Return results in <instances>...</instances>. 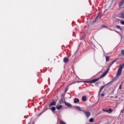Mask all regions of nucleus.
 I'll list each match as a JSON object with an SVG mask.
<instances>
[{"mask_svg": "<svg viewBox=\"0 0 124 124\" xmlns=\"http://www.w3.org/2000/svg\"><path fill=\"white\" fill-rule=\"evenodd\" d=\"M124 63L122 64V65H120L119 66V68L117 71V76H121V75H122V73L123 72V69H124Z\"/></svg>", "mask_w": 124, "mask_h": 124, "instance_id": "obj_1", "label": "nucleus"}, {"mask_svg": "<svg viewBox=\"0 0 124 124\" xmlns=\"http://www.w3.org/2000/svg\"><path fill=\"white\" fill-rule=\"evenodd\" d=\"M99 79H100V78H95V79H93L91 80H87V81H83L84 83H94L96 82H97V81H98V80H99Z\"/></svg>", "mask_w": 124, "mask_h": 124, "instance_id": "obj_2", "label": "nucleus"}, {"mask_svg": "<svg viewBox=\"0 0 124 124\" xmlns=\"http://www.w3.org/2000/svg\"><path fill=\"white\" fill-rule=\"evenodd\" d=\"M83 113H84L86 117L87 118H89V117H90V116H91V112H90L89 111H83Z\"/></svg>", "mask_w": 124, "mask_h": 124, "instance_id": "obj_3", "label": "nucleus"}, {"mask_svg": "<svg viewBox=\"0 0 124 124\" xmlns=\"http://www.w3.org/2000/svg\"><path fill=\"white\" fill-rule=\"evenodd\" d=\"M101 17H102V13H100L98 16H96V18H95V20H98V19H101Z\"/></svg>", "mask_w": 124, "mask_h": 124, "instance_id": "obj_4", "label": "nucleus"}, {"mask_svg": "<svg viewBox=\"0 0 124 124\" xmlns=\"http://www.w3.org/2000/svg\"><path fill=\"white\" fill-rule=\"evenodd\" d=\"M104 88H105V85H103L102 86H101V87L100 88L99 93H98V94L99 95H100V93H101V92H102V90H103V89H104Z\"/></svg>", "mask_w": 124, "mask_h": 124, "instance_id": "obj_5", "label": "nucleus"}, {"mask_svg": "<svg viewBox=\"0 0 124 124\" xmlns=\"http://www.w3.org/2000/svg\"><path fill=\"white\" fill-rule=\"evenodd\" d=\"M124 3V0H122L121 1L119 4V7H122Z\"/></svg>", "mask_w": 124, "mask_h": 124, "instance_id": "obj_6", "label": "nucleus"}, {"mask_svg": "<svg viewBox=\"0 0 124 124\" xmlns=\"http://www.w3.org/2000/svg\"><path fill=\"white\" fill-rule=\"evenodd\" d=\"M65 105L67 107H71L72 105H71L70 103L65 102Z\"/></svg>", "mask_w": 124, "mask_h": 124, "instance_id": "obj_7", "label": "nucleus"}, {"mask_svg": "<svg viewBox=\"0 0 124 124\" xmlns=\"http://www.w3.org/2000/svg\"><path fill=\"white\" fill-rule=\"evenodd\" d=\"M62 105H60V106H56V109L57 110H61V109H62Z\"/></svg>", "mask_w": 124, "mask_h": 124, "instance_id": "obj_8", "label": "nucleus"}, {"mask_svg": "<svg viewBox=\"0 0 124 124\" xmlns=\"http://www.w3.org/2000/svg\"><path fill=\"white\" fill-rule=\"evenodd\" d=\"M79 102V99H78V98H75L74 99V103H78Z\"/></svg>", "mask_w": 124, "mask_h": 124, "instance_id": "obj_9", "label": "nucleus"}, {"mask_svg": "<svg viewBox=\"0 0 124 124\" xmlns=\"http://www.w3.org/2000/svg\"><path fill=\"white\" fill-rule=\"evenodd\" d=\"M55 105H56V102L52 101L50 103L49 106H55Z\"/></svg>", "mask_w": 124, "mask_h": 124, "instance_id": "obj_10", "label": "nucleus"}, {"mask_svg": "<svg viewBox=\"0 0 124 124\" xmlns=\"http://www.w3.org/2000/svg\"><path fill=\"white\" fill-rule=\"evenodd\" d=\"M76 109L78 110V111H82V108H81L79 106H76Z\"/></svg>", "mask_w": 124, "mask_h": 124, "instance_id": "obj_11", "label": "nucleus"}, {"mask_svg": "<svg viewBox=\"0 0 124 124\" xmlns=\"http://www.w3.org/2000/svg\"><path fill=\"white\" fill-rule=\"evenodd\" d=\"M69 60L67 58H64L63 59V62L65 63H66V62H68Z\"/></svg>", "mask_w": 124, "mask_h": 124, "instance_id": "obj_12", "label": "nucleus"}, {"mask_svg": "<svg viewBox=\"0 0 124 124\" xmlns=\"http://www.w3.org/2000/svg\"><path fill=\"white\" fill-rule=\"evenodd\" d=\"M82 101H86L87 100V97L86 96H83L82 97Z\"/></svg>", "mask_w": 124, "mask_h": 124, "instance_id": "obj_13", "label": "nucleus"}, {"mask_svg": "<svg viewBox=\"0 0 124 124\" xmlns=\"http://www.w3.org/2000/svg\"><path fill=\"white\" fill-rule=\"evenodd\" d=\"M103 111H105V112H109L108 113L110 114L113 112V110L110 108L108 110L106 111L105 110L103 109Z\"/></svg>", "mask_w": 124, "mask_h": 124, "instance_id": "obj_14", "label": "nucleus"}, {"mask_svg": "<svg viewBox=\"0 0 124 124\" xmlns=\"http://www.w3.org/2000/svg\"><path fill=\"white\" fill-rule=\"evenodd\" d=\"M121 18H122V19H124V12L122 13L120 16Z\"/></svg>", "mask_w": 124, "mask_h": 124, "instance_id": "obj_15", "label": "nucleus"}, {"mask_svg": "<svg viewBox=\"0 0 124 124\" xmlns=\"http://www.w3.org/2000/svg\"><path fill=\"white\" fill-rule=\"evenodd\" d=\"M107 75V73H104L100 77V78H103Z\"/></svg>", "mask_w": 124, "mask_h": 124, "instance_id": "obj_16", "label": "nucleus"}, {"mask_svg": "<svg viewBox=\"0 0 124 124\" xmlns=\"http://www.w3.org/2000/svg\"><path fill=\"white\" fill-rule=\"evenodd\" d=\"M109 60H110V57L109 56H106V62H108Z\"/></svg>", "mask_w": 124, "mask_h": 124, "instance_id": "obj_17", "label": "nucleus"}, {"mask_svg": "<svg viewBox=\"0 0 124 124\" xmlns=\"http://www.w3.org/2000/svg\"><path fill=\"white\" fill-rule=\"evenodd\" d=\"M51 111H56V107H52L51 108Z\"/></svg>", "mask_w": 124, "mask_h": 124, "instance_id": "obj_18", "label": "nucleus"}, {"mask_svg": "<svg viewBox=\"0 0 124 124\" xmlns=\"http://www.w3.org/2000/svg\"><path fill=\"white\" fill-rule=\"evenodd\" d=\"M64 100H65L64 98H63V97H61V101L62 102H64Z\"/></svg>", "mask_w": 124, "mask_h": 124, "instance_id": "obj_19", "label": "nucleus"}, {"mask_svg": "<svg viewBox=\"0 0 124 124\" xmlns=\"http://www.w3.org/2000/svg\"><path fill=\"white\" fill-rule=\"evenodd\" d=\"M116 28H117V29H119L120 31H122V29L121 28V27H120L119 26H116Z\"/></svg>", "mask_w": 124, "mask_h": 124, "instance_id": "obj_20", "label": "nucleus"}, {"mask_svg": "<svg viewBox=\"0 0 124 124\" xmlns=\"http://www.w3.org/2000/svg\"><path fill=\"white\" fill-rule=\"evenodd\" d=\"M89 122L90 123H93V118H91L90 120H89Z\"/></svg>", "mask_w": 124, "mask_h": 124, "instance_id": "obj_21", "label": "nucleus"}, {"mask_svg": "<svg viewBox=\"0 0 124 124\" xmlns=\"http://www.w3.org/2000/svg\"><path fill=\"white\" fill-rule=\"evenodd\" d=\"M114 62H116V61H113L111 62V63L110 64L109 66H111L112 64H114Z\"/></svg>", "mask_w": 124, "mask_h": 124, "instance_id": "obj_22", "label": "nucleus"}, {"mask_svg": "<svg viewBox=\"0 0 124 124\" xmlns=\"http://www.w3.org/2000/svg\"><path fill=\"white\" fill-rule=\"evenodd\" d=\"M121 54H122L123 56H124V50H121Z\"/></svg>", "mask_w": 124, "mask_h": 124, "instance_id": "obj_23", "label": "nucleus"}, {"mask_svg": "<svg viewBox=\"0 0 124 124\" xmlns=\"http://www.w3.org/2000/svg\"><path fill=\"white\" fill-rule=\"evenodd\" d=\"M120 23L121 24V25H124V21H121Z\"/></svg>", "mask_w": 124, "mask_h": 124, "instance_id": "obj_24", "label": "nucleus"}, {"mask_svg": "<svg viewBox=\"0 0 124 124\" xmlns=\"http://www.w3.org/2000/svg\"><path fill=\"white\" fill-rule=\"evenodd\" d=\"M99 84V82H96L95 83V86H98Z\"/></svg>", "mask_w": 124, "mask_h": 124, "instance_id": "obj_25", "label": "nucleus"}, {"mask_svg": "<svg viewBox=\"0 0 124 124\" xmlns=\"http://www.w3.org/2000/svg\"><path fill=\"white\" fill-rule=\"evenodd\" d=\"M119 89V90H122V84H120V85Z\"/></svg>", "mask_w": 124, "mask_h": 124, "instance_id": "obj_26", "label": "nucleus"}, {"mask_svg": "<svg viewBox=\"0 0 124 124\" xmlns=\"http://www.w3.org/2000/svg\"><path fill=\"white\" fill-rule=\"evenodd\" d=\"M61 97L64 98V95L63 94H61Z\"/></svg>", "mask_w": 124, "mask_h": 124, "instance_id": "obj_27", "label": "nucleus"}, {"mask_svg": "<svg viewBox=\"0 0 124 124\" xmlns=\"http://www.w3.org/2000/svg\"><path fill=\"white\" fill-rule=\"evenodd\" d=\"M104 95H105L103 93L101 94V96L103 97V96H104Z\"/></svg>", "mask_w": 124, "mask_h": 124, "instance_id": "obj_28", "label": "nucleus"}, {"mask_svg": "<svg viewBox=\"0 0 124 124\" xmlns=\"http://www.w3.org/2000/svg\"><path fill=\"white\" fill-rule=\"evenodd\" d=\"M68 90V88L66 89L65 93H66V92H67Z\"/></svg>", "mask_w": 124, "mask_h": 124, "instance_id": "obj_29", "label": "nucleus"}, {"mask_svg": "<svg viewBox=\"0 0 124 124\" xmlns=\"http://www.w3.org/2000/svg\"><path fill=\"white\" fill-rule=\"evenodd\" d=\"M108 70H107L105 72V73H107H107H108Z\"/></svg>", "mask_w": 124, "mask_h": 124, "instance_id": "obj_30", "label": "nucleus"}, {"mask_svg": "<svg viewBox=\"0 0 124 124\" xmlns=\"http://www.w3.org/2000/svg\"><path fill=\"white\" fill-rule=\"evenodd\" d=\"M102 27H103V28H104V27H105V26L102 25Z\"/></svg>", "mask_w": 124, "mask_h": 124, "instance_id": "obj_31", "label": "nucleus"}, {"mask_svg": "<svg viewBox=\"0 0 124 124\" xmlns=\"http://www.w3.org/2000/svg\"><path fill=\"white\" fill-rule=\"evenodd\" d=\"M69 85H72V83L70 84Z\"/></svg>", "mask_w": 124, "mask_h": 124, "instance_id": "obj_32", "label": "nucleus"}, {"mask_svg": "<svg viewBox=\"0 0 124 124\" xmlns=\"http://www.w3.org/2000/svg\"><path fill=\"white\" fill-rule=\"evenodd\" d=\"M116 31V32H117V31Z\"/></svg>", "mask_w": 124, "mask_h": 124, "instance_id": "obj_33", "label": "nucleus"}]
</instances>
